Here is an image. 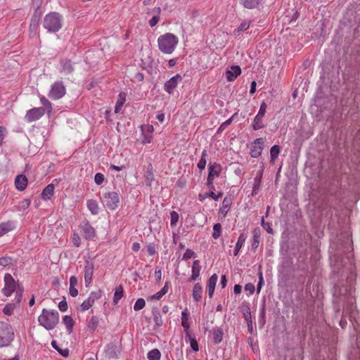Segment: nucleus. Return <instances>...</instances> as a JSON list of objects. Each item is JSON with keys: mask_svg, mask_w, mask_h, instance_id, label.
Segmentation results:
<instances>
[{"mask_svg": "<svg viewBox=\"0 0 360 360\" xmlns=\"http://www.w3.org/2000/svg\"><path fill=\"white\" fill-rule=\"evenodd\" d=\"M38 321L46 330H53L59 322V313L56 310L43 309L38 317Z\"/></svg>", "mask_w": 360, "mask_h": 360, "instance_id": "f257e3e1", "label": "nucleus"}, {"mask_svg": "<svg viewBox=\"0 0 360 360\" xmlns=\"http://www.w3.org/2000/svg\"><path fill=\"white\" fill-rule=\"evenodd\" d=\"M63 26V16L57 12L46 14L43 20V27L49 32H56Z\"/></svg>", "mask_w": 360, "mask_h": 360, "instance_id": "f03ea898", "label": "nucleus"}, {"mask_svg": "<svg viewBox=\"0 0 360 360\" xmlns=\"http://www.w3.org/2000/svg\"><path fill=\"white\" fill-rule=\"evenodd\" d=\"M160 50L166 54H171L175 50L179 42L178 37L172 33H167L158 39Z\"/></svg>", "mask_w": 360, "mask_h": 360, "instance_id": "7ed1b4c3", "label": "nucleus"}, {"mask_svg": "<svg viewBox=\"0 0 360 360\" xmlns=\"http://www.w3.org/2000/svg\"><path fill=\"white\" fill-rule=\"evenodd\" d=\"M14 331L12 326L4 321H0V347H8L14 340Z\"/></svg>", "mask_w": 360, "mask_h": 360, "instance_id": "20e7f679", "label": "nucleus"}, {"mask_svg": "<svg viewBox=\"0 0 360 360\" xmlns=\"http://www.w3.org/2000/svg\"><path fill=\"white\" fill-rule=\"evenodd\" d=\"M4 287L2 288L1 292L7 297L11 296L12 293L18 289V286L20 285L15 282L13 276L8 273L4 275Z\"/></svg>", "mask_w": 360, "mask_h": 360, "instance_id": "39448f33", "label": "nucleus"}, {"mask_svg": "<svg viewBox=\"0 0 360 360\" xmlns=\"http://www.w3.org/2000/svg\"><path fill=\"white\" fill-rule=\"evenodd\" d=\"M102 202L105 207L114 210L119 206V195L114 191L106 193L103 196Z\"/></svg>", "mask_w": 360, "mask_h": 360, "instance_id": "423d86ee", "label": "nucleus"}, {"mask_svg": "<svg viewBox=\"0 0 360 360\" xmlns=\"http://www.w3.org/2000/svg\"><path fill=\"white\" fill-rule=\"evenodd\" d=\"M65 92L66 89L63 83L62 82H56L51 85L48 96L53 100H58L64 96Z\"/></svg>", "mask_w": 360, "mask_h": 360, "instance_id": "0eeeda50", "label": "nucleus"}, {"mask_svg": "<svg viewBox=\"0 0 360 360\" xmlns=\"http://www.w3.org/2000/svg\"><path fill=\"white\" fill-rule=\"evenodd\" d=\"M266 108L267 105L264 102H262L260 105L259 110L253 120L252 128L255 130H259L264 127V124L262 122V118L265 115Z\"/></svg>", "mask_w": 360, "mask_h": 360, "instance_id": "6e6552de", "label": "nucleus"}, {"mask_svg": "<svg viewBox=\"0 0 360 360\" xmlns=\"http://www.w3.org/2000/svg\"><path fill=\"white\" fill-rule=\"evenodd\" d=\"M45 114V108H33L27 111L25 119L28 122L39 120Z\"/></svg>", "mask_w": 360, "mask_h": 360, "instance_id": "1a4fd4ad", "label": "nucleus"}, {"mask_svg": "<svg viewBox=\"0 0 360 360\" xmlns=\"http://www.w3.org/2000/svg\"><path fill=\"white\" fill-rule=\"evenodd\" d=\"M264 139L262 138L256 139L254 142L251 145L250 154L252 158H257L261 155L263 145H264Z\"/></svg>", "mask_w": 360, "mask_h": 360, "instance_id": "9d476101", "label": "nucleus"}, {"mask_svg": "<svg viewBox=\"0 0 360 360\" xmlns=\"http://www.w3.org/2000/svg\"><path fill=\"white\" fill-rule=\"evenodd\" d=\"M74 64L68 58H63L60 60V72L65 75H71L74 72Z\"/></svg>", "mask_w": 360, "mask_h": 360, "instance_id": "9b49d317", "label": "nucleus"}, {"mask_svg": "<svg viewBox=\"0 0 360 360\" xmlns=\"http://www.w3.org/2000/svg\"><path fill=\"white\" fill-rule=\"evenodd\" d=\"M79 228L82 231V234L85 239L90 240L95 237L96 231L94 228L89 224L88 221H84L80 224Z\"/></svg>", "mask_w": 360, "mask_h": 360, "instance_id": "f8f14e48", "label": "nucleus"}, {"mask_svg": "<svg viewBox=\"0 0 360 360\" xmlns=\"http://www.w3.org/2000/svg\"><path fill=\"white\" fill-rule=\"evenodd\" d=\"M94 272V264L91 261H86L84 267V281L86 286L88 287L91 283Z\"/></svg>", "mask_w": 360, "mask_h": 360, "instance_id": "ddd939ff", "label": "nucleus"}, {"mask_svg": "<svg viewBox=\"0 0 360 360\" xmlns=\"http://www.w3.org/2000/svg\"><path fill=\"white\" fill-rule=\"evenodd\" d=\"M181 81L180 75H176L165 83V90L169 94L173 92V90L176 87L178 84Z\"/></svg>", "mask_w": 360, "mask_h": 360, "instance_id": "4468645a", "label": "nucleus"}, {"mask_svg": "<svg viewBox=\"0 0 360 360\" xmlns=\"http://www.w3.org/2000/svg\"><path fill=\"white\" fill-rule=\"evenodd\" d=\"M241 74V69L238 65H232L225 72L228 82L234 81Z\"/></svg>", "mask_w": 360, "mask_h": 360, "instance_id": "2eb2a0df", "label": "nucleus"}, {"mask_svg": "<svg viewBox=\"0 0 360 360\" xmlns=\"http://www.w3.org/2000/svg\"><path fill=\"white\" fill-rule=\"evenodd\" d=\"M141 130L144 136L143 139V143H149L152 141L153 132L154 131L153 125L146 124L141 127Z\"/></svg>", "mask_w": 360, "mask_h": 360, "instance_id": "dca6fc26", "label": "nucleus"}, {"mask_svg": "<svg viewBox=\"0 0 360 360\" xmlns=\"http://www.w3.org/2000/svg\"><path fill=\"white\" fill-rule=\"evenodd\" d=\"M16 227L15 222L14 221H4L0 224V237L8 233L10 231H13Z\"/></svg>", "mask_w": 360, "mask_h": 360, "instance_id": "f3484780", "label": "nucleus"}, {"mask_svg": "<svg viewBox=\"0 0 360 360\" xmlns=\"http://www.w3.org/2000/svg\"><path fill=\"white\" fill-rule=\"evenodd\" d=\"M15 186L17 190L20 191H24L27 186V179L23 174H19L15 177Z\"/></svg>", "mask_w": 360, "mask_h": 360, "instance_id": "a211bd4d", "label": "nucleus"}, {"mask_svg": "<svg viewBox=\"0 0 360 360\" xmlns=\"http://www.w3.org/2000/svg\"><path fill=\"white\" fill-rule=\"evenodd\" d=\"M218 280V276L214 274L207 282V290L210 298H212L214 292L215 286Z\"/></svg>", "mask_w": 360, "mask_h": 360, "instance_id": "6ab92c4d", "label": "nucleus"}, {"mask_svg": "<svg viewBox=\"0 0 360 360\" xmlns=\"http://www.w3.org/2000/svg\"><path fill=\"white\" fill-rule=\"evenodd\" d=\"M221 172V167L219 164L216 162L210 163L209 165V173L208 175L215 178L218 177Z\"/></svg>", "mask_w": 360, "mask_h": 360, "instance_id": "aec40b11", "label": "nucleus"}, {"mask_svg": "<svg viewBox=\"0 0 360 360\" xmlns=\"http://www.w3.org/2000/svg\"><path fill=\"white\" fill-rule=\"evenodd\" d=\"M202 285L197 283L194 285L192 291V296L195 302H198L202 299Z\"/></svg>", "mask_w": 360, "mask_h": 360, "instance_id": "412c9836", "label": "nucleus"}, {"mask_svg": "<svg viewBox=\"0 0 360 360\" xmlns=\"http://www.w3.org/2000/svg\"><path fill=\"white\" fill-rule=\"evenodd\" d=\"M78 284V281L76 276H72L70 278V288L69 293L72 297H76L78 295V290L76 288V286Z\"/></svg>", "mask_w": 360, "mask_h": 360, "instance_id": "4be33fe9", "label": "nucleus"}, {"mask_svg": "<svg viewBox=\"0 0 360 360\" xmlns=\"http://www.w3.org/2000/svg\"><path fill=\"white\" fill-rule=\"evenodd\" d=\"M181 326L185 330L186 335H190V323L188 322V314L187 312V309L181 313Z\"/></svg>", "mask_w": 360, "mask_h": 360, "instance_id": "5701e85b", "label": "nucleus"}, {"mask_svg": "<svg viewBox=\"0 0 360 360\" xmlns=\"http://www.w3.org/2000/svg\"><path fill=\"white\" fill-rule=\"evenodd\" d=\"M55 186L53 184L47 185L43 190L41 198L43 200H50L53 195Z\"/></svg>", "mask_w": 360, "mask_h": 360, "instance_id": "b1692460", "label": "nucleus"}, {"mask_svg": "<svg viewBox=\"0 0 360 360\" xmlns=\"http://www.w3.org/2000/svg\"><path fill=\"white\" fill-rule=\"evenodd\" d=\"M262 174L263 171H259L257 172L256 176L254 178L253 187L252 191V195H256L259 190Z\"/></svg>", "mask_w": 360, "mask_h": 360, "instance_id": "393cba45", "label": "nucleus"}, {"mask_svg": "<svg viewBox=\"0 0 360 360\" xmlns=\"http://www.w3.org/2000/svg\"><path fill=\"white\" fill-rule=\"evenodd\" d=\"M86 206L90 212L94 214H98L99 212V206L96 200L90 199L86 202Z\"/></svg>", "mask_w": 360, "mask_h": 360, "instance_id": "a878e982", "label": "nucleus"}, {"mask_svg": "<svg viewBox=\"0 0 360 360\" xmlns=\"http://www.w3.org/2000/svg\"><path fill=\"white\" fill-rule=\"evenodd\" d=\"M213 341L215 344H219L223 340L224 333L221 328L214 327L212 330Z\"/></svg>", "mask_w": 360, "mask_h": 360, "instance_id": "bb28decb", "label": "nucleus"}, {"mask_svg": "<svg viewBox=\"0 0 360 360\" xmlns=\"http://www.w3.org/2000/svg\"><path fill=\"white\" fill-rule=\"evenodd\" d=\"M261 0H240V4L248 9H254L257 8Z\"/></svg>", "mask_w": 360, "mask_h": 360, "instance_id": "cd10ccee", "label": "nucleus"}, {"mask_svg": "<svg viewBox=\"0 0 360 360\" xmlns=\"http://www.w3.org/2000/svg\"><path fill=\"white\" fill-rule=\"evenodd\" d=\"M126 101V94L124 92H120L118 95L117 101L115 107V112L118 113L121 110Z\"/></svg>", "mask_w": 360, "mask_h": 360, "instance_id": "c85d7f7f", "label": "nucleus"}, {"mask_svg": "<svg viewBox=\"0 0 360 360\" xmlns=\"http://www.w3.org/2000/svg\"><path fill=\"white\" fill-rule=\"evenodd\" d=\"M260 233L261 230L259 228H256L253 231V236H252V242L251 244V247L252 249L255 250L258 248L260 240Z\"/></svg>", "mask_w": 360, "mask_h": 360, "instance_id": "c756f323", "label": "nucleus"}, {"mask_svg": "<svg viewBox=\"0 0 360 360\" xmlns=\"http://www.w3.org/2000/svg\"><path fill=\"white\" fill-rule=\"evenodd\" d=\"M247 238V235L245 234V233H240L238 238V241L236 244V247H235V250H234V256H236L239 251L240 250L241 248L243 246L245 242V240Z\"/></svg>", "mask_w": 360, "mask_h": 360, "instance_id": "7c9ffc66", "label": "nucleus"}, {"mask_svg": "<svg viewBox=\"0 0 360 360\" xmlns=\"http://www.w3.org/2000/svg\"><path fill=\"white\" fill-rule=\"evenodd\" d=\"M63 323L65 325L68 333H71L73 330L74 321L70 316H65L63 319Z\"/></svg>", "mask_w": 360, "mask_h": 360, "instance_id": "2f4dec72", "label": "nucleus"}, {"mask_svg": "<svg viewBox=\"0 0 360 360\" xmlns=\"http://www.w3.org/2000/svg\"><path fill=\"white\" fill-rule=\"evenodd\" d=\"M41 104L43 105L42 108H45V112L48 114L51 113L52 110V105L51 102L44 96H39Z\"/></svg>", "mask_w": 360, "mask_h": 360, "instance_id": "473e14b6", "label": "nucleus"}, {"mask_svg": "<svg viewBox=\"0 0 360 360\" xmlns=\"http://www.w3.org/2000/svg\"><path fill=\"white\" fill-rule=\"evenodd\" d=\"M207 156V151L206 150H203L201 155V158L199 160L197 167L198 168L202 171L205 168L206 164H207V160L206 158Z\"/></svg>", "mask_w": 360, "mask_h": 360, "instance_id": "72a5a7b5", "label": "nucleus"}, {"mask_svg": "<svg viewBox=\"0 0 360 360\" xmlns=\"http://www.w3.org/2000/svg\"><path fill=\"white\" fill-rule=\"evenodd\" d=\"M281 152V149L279 146L274 145L271 148L270 150V155H271V162H274Z\"/></svg>", "mask_w": 360, "mask_h": 360, "instance_id": "f704fd0d", "label": "nucleus"}, {"mask_svg": "<svg viewBox=\"0 0 360 360\" xmlns=\"http://www.w3.org/2000/svg\"><path fill=\"white\" fill-rule=\"evenodd\" d=\"M124 290L122 285H119L116 288L115 292L113 297V302L117 304L118 302L123 297Z\"/></svg>", "mask_w": 360, "mask_h": 360, "instance_id": "c9c22d12", "label": "nucleus"}, {"mask_svg": "<svg viewBox=\"0 0 360 360\" xmlns=\"http://www.w3.org/2000/svg\"><path fill=\"white\" fill-rule=\"evenodd\" d=\"M168 291V282H166L164 287L152 296V299L160 300Z\"/></svg>", "mask_w": 360, "mask_h": 360, "instance_id": "e433bc0d", "label": "nucleus"}, {"mask_svg": "<svg viewBox=\"0 0 360 360\" xmlns=\"http://www.w3.org/2000/svg\"><path fill=\"white\" fill-rule=\"evenodd\" d=\"M147 357L149 360H160L161 353L158 349H153L148 353Z\"/></svg>", "mask_w": 360, "mask_h": 360, "instance_id": "4c0bfd02", "label": "nucleus"}, {"mask_svg": "<svg viewBox=\"0 0 360 360\" xmlns=\"http://www.w3.org/2000/svg\"><path fill=\"white\" fill-rule=\"evenodd\" d=\"M22 293H23V288L22 285H18V289L15 291L14 302L15 304H19L21 302L22 298Z\"/></svg>", "mask_w": 360, "mask_h": 360, "instance_id": "58836bf2", "label": "nucleus"}, {"mask_svg": "<svg viewBox=\"0 0 360 360\" xmlns=\"http://www.w3.org/2000/svg\"><path fill=\"white\" fill-rule=\"evenodd\" d=\"M102 294L103 292L101 290H98V291H92L87 298L94 304L95 301L99 300L102 297Z\"/></svg>", "mask_w": 360, "mask_h": 360, "instance_id": "ea45409f", "label": "nucleus"}, {"mask_svg": "<svg viewBox=\"0 0 360 360\" xmlns=\"http://www.w3.org/2000/svg\"><path fill=\"white\" fill-rule=\"evenodd\" d=\"M51 346H52V347H53L56 350H57V351L58 352V353H59L61 356H64V357H67V356H69V350H68V349H60V348L58 346V345H57V343H56V342L55 340H53V341L51 342Z\"/></svg>", "mask_w": 360, "mask_h": 360, "instance_id": "a19ab883", "label": "nucleus"}, {"mask_svg": "<svg viewBox=\"0 0 360 360\" xmlns=\"http://www.w3.org/2000/svg\"><path fill=\"white\" fill-rule=\"evenodd\" d=\"M230 207V202L227 200V198H224L223 201V206L220 208L219 213L222 215L223 217H226L227 214Z\"/></svg>", "mask_w": 360, "mask_h": 360, "instance_id": "79ce46f5", "label": "nucleus"}, {"mask_svg": "<svg viewBox=\"0 0 360 360\" xmlns=\"http://www.w3.org/2000/svg\"><path fill=\"white\" fill-rule=\"evenodd\" d=\"M15 308L16 304L15 303H8L4 307L3 312L4 314L10 316L13 313Z\"/></svg>", "mask_w": 360, "mask_h": 360, "instance_id": "37998d69", "label": "nucleus"}, {"mask_svg": "<svg viewBox=\"0 0 360 360\" xmlns=\"http://www.w3.org/2000/svg\"><path fill=\"white\" fill-rule=\"evenodd\" d=\"M221 235V226L219 223H217L213 226L212 237L218 239Z\"/></svg>", "mask_w": 360, "mask_h": 360, "instance_id": "c03bdc74", "label": "nucleus"}, {"mask_svg": "<svg viewBox=\"0 0 360 360\" xmlns=\"http://www.w3.org/2000/svg\"><path fill=\"white\" fill-rule=\"evenodd\" d=\"M148 168H150V169H148L146 171V172L145 174V178H146V184L148 186H150L151 185V182H152V181L154 179V175H153V173L152 172V167H151V165H150V167Z\"/></svg>", "mask_w": 360, "mask_h": 360, "instance_id": "a18cd8bd", "label": "nucleus"}, {"mask_svg": "<svg viewBox=\"0 0 360 360\" xmlns=\"http://www.w3.org/2000/svg\"><path fill=\"white\" fill-rule=\"evenodd\" d=\"M250 27V22L248 21H243L240 23L239 27L234 30V34L237 35L240 32L247 30Z\"/></svg>", "mask_w": 360, "mask_h": 360, "instance_id": "49530a36", "label": "nucleus"}, {"mask_svg": "<svg viewBox=\"0 0 360 360\" xmlns=\"http://www.w3.org/2000/svg\"><path fill=\"white\" fill-rule=\"evenodd\" d=\"M98 325V319L96 316H92L88 323V328L94 330Z\"/></svg>", "mask_w": 360, "mask_h": 360, "instance_id": "de8ad7c7", "label": "nucleus"}, {"mask_svg": "<svg viewBox=\"0 0 360 360\" xmlns=\"http://www.w3.org/2000/svg\"><path fill=\"white\" fill-rule=\"evenodd\" d=\"M187 338H188L190 341L191 347L192 349L195 352H198L199 350L198 344L197 340L194 337H192L191 334L190 333V335H186Z\"/></svg>", "mask_w": 360, "mask_h": 360, "instance_id": "09e8293b", "label": "nucleus"}, {"mask_svg": "<svg viewBox=\"0 0 360 360\" xmlns=\"http://www.w3.org/2000/svg\"><path fill=\"white\" fill-rule=\"evenodd\" d=\"M146 305V302L144 300V299L143 298H139L138 299L134 305V309L135 311H139L141 309H142Z\"/></svg>", "mask_w": 360, "mask_h": 360, "instance_id": "8fccbe9b", "label": "nucleus"}, {"mask_svg": "<svg viewBox=\"0 0 360 360\" xmlns=\"http://www.w3.org/2000/svg\"><path fill=\"white\" fill-rule=\"evenodd\" d=\"M179 214L176 211L170 212V224L172 226H176L179 220Z\"/></svg>", "mask_w": 360, "mask_h": 360, "instance_id": "3c124183", "label": "nucleus"}, {"mask_svg": "<svg viewBox=\"0 0 360 360\" xmlns=\"http://www.w3.org/2000/svg\"><path fill=\"white\" fill-rule=\"evenodd\" d=\"M200 269H201V267H199V268L192 267V274L190 277L191 281H195L198 278V277L200 276Z\"/></svg>", "mask_w": 360, "mask_h": 360, "instance_id": "603ef678", "label": "nucleus"}, {"mask_svg": "<svg viewBox=\"0 0 360 360\" xmlns=\"http://www.w3.org/2000/svg\"><path fill=\"white\" fill-rule=\"evenodd\" d=\"M94 304L90 301V300H88V298H86L80 305L81 310L82 311H85L89 309Z\"/></svg>", "mask_w": 360, "mask_h": 360, "instance_id": "864d4df0", "label": "nucleus"}, {"mask_svg": "<svg viewBox=\"0 0 360 360\" xmlns=\"http://www.w3.org/2000/svg\"><path fill=\"white\" fill-rule=\"evenodd\" d=\"M233 120V117L229 118L227 120L224 122L218 128L217 133H221L229 125L231 124Z\"/></svg>", "mask_w": 360, "mask_h": 360, "instance_id": "5fc2aeb1", "label": "nucleus"}, {"mask_svg": "<svg viewBox=\"0 0 360 360\" xmlns=\"http://www.w3.org/2000/svg\"><path fill=\"white\" fill-rule=\"evenodd\" d=\"M72 240L75 247L78 248L80 246L81 239L77 233H76V232L73 233V234L72 236Z\"/></svg>", "mask_w": 360, "mask_h": 360, "instance_id": "6e6d98bb", "label": "nucleus"}, {"mask_svg": "<svg viewBox=\"0 0 360 360\" xmlns=\"http://www.w3.org/2000/svg\"><path fill=\"white\" fill-rule=\"evenodd\" d=\"M214 190H211L210 192L205 193V197H210L214 199V200H218L221 196L222 193H219L218 194H216L214 192Z\"/></svg>", "mask_w": 360, "mask_h": 360, "instance_id": "4d7b16f0", "label": "nucleus"}, {"mask_svg": "<svg viewBox=\"0 0 360 360\" xmlns=\"http://www.w3.org/2000/svg\"><path fill=\"white\" fill-rule=\"evenodd\" d=\"M193 257H195V252L190 249H187L183 255L182 259L188 260Z\"/></svg>", "mask_w": 360, "mask_h": 360, "instance_id": "13d9d810", "label": "nucleus"}, {"mask_svg": "<svg viewBox=\"0 0 360 360\" xmlns=\"http://www.w3.org/2000/svg\"><path fill=\"white\" fill-rule=\"evenodd\" d=\"M104 175L101 173H96L94 176L95 183L97 185H101L104 181Z\"/></svg>", "mask_w": 360, "mask_h": 360, "instance_id": "bf43d9fd", "label": "nucleus"}, {"mask_svg": "<svg viewBox=\"0 0 360 360\" xmlns=\"http://www.w3.org/2000/svg\"><path fill=\"white\" fill-rule=\"evenodd\" d=\"M247 314H244L245 315V319L247 320L248 321V330L250 332H251L252 330V321L251 320H249L250 319V309L249 307H247Z\"/></svg>", "mask_w": 360, "mask_h": 360, "instance_id": "052dcab7", "label": "nucleus"}, {"mask_svg": "<svg viewBox=\"0 0 360 360\" xmlns=\"http://www.w3.org/2000/svg\"><path fill=\"white\" fill-rule=\"evenodd\" d=\"M263 285H264L263 275H262V272H259V282H258L257 288V294H259L260 292L261 289H262Z\"/></svg>", "mask_w": 360, "mask_h": 360, "instance_id": "680f3d73", "label": "nucleus"}, {"mask_svg": "<svg viewBox=\"0 0 360 360\" xmlns=\"http://www.w3.org/2000/svg\"><path fill=\"white\" fill-rule=\"evenodd\" d=\"M146 249L148 254L150 256L154 255L156 253L155 245L153 243L148 245Z\"/></svg>", "mask_w": 360, "mask_h": 360, "instance_id": "e2e57ef3", "label": "nucleus"}, {"mask_svg": "<svg viewBox=\"0 0 360 360\" xmlns=\"http://www.w3.org/2000/svg\"><path fill=\"white\" fill-rule=\"evenodd\" d=\"M11 262V259L10 257H1L0 258V265L3 266H8Z\"/></svg>", "mask_w": 360, "mask_h": 360, "instance_id": "0e129e2a", "label": "nucleus"}, {"mask_svg": "<svg viewBox=\"0 0 360 360\" xmlns=\"http://www.w3.org/2000/svg\"><path fill=\"white\" fill-rule=\"evenodd\" d=\"M58 308H59L60 311H61L63 312L66 311L68 310V303L65 301V300H63L59 302Z\"/></svg>", "mask_w": 360, "mask_h": 360, "instance_id": "69168bd1", "label": "nucleus"}, {"mask_svg": "<svg viewBox=\"0 0 360 360\" xmlns=\"http://www.w3.org/2000/svg\"><path fill=\"white\" fill-rule=\"evenodd\" d=\"M160 21V16L153 15V18L149 20V25L151 27L155 26Z\"/></svg>", "mask_w": 360, "mask_h": 360, "instance_id": "338daca9", "label": "nucleus"}, {"mask_svg": "<svg viewBox=\"0 0 360 360\" xmlns=\"http://www.w3.org/2000/svg\"><path fill=\"white\" fill-rule=\"evenodd\" d=\"M245 291H249L250 294H253V292H255V285L251 283H247L245 285Z\"/></svg>", "mask_w": 360, "mask_h": 360, "instance_id": "774afa93", "label": "nucleus"}]
</instances>
